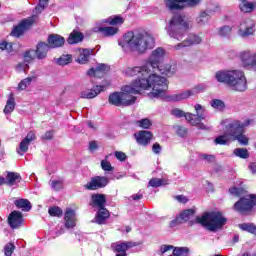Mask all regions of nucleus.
Returning a JSON list of instances; mask_svg holds the SVG:
<instances>
[{
	"mask_svg": "<svg viewBox=\"0 0 256 256\" xmlns=\"http://www.w3.org/2000/svg\"><path fill=\"white\" fill-rule=\"evenodd\" d=\"M119 46L122 47L126 53L132 51L143 55L155 47V38L153 35L147 32H127L124 34L122 41L119 42Z\"/></svg>",
	"mask_w": 256,
	"mask_h": 256,
	"instance_id": "1",
	"label": "nucleus"
},
{
	"mask_svg": "<svg viewBox=\"0 0 256 256\" xmlns=\"http://www.w3.org/2000/svg\"><path fill=\"white\" fill-rule=\"evenodd\" d=\"M133 87L138 91V95L141 94L142 91L152 89V92L149 94L150 97H163L165 91L169 89L167 78L160 76L159 72L153 71V69L148 73V77L136 79L133 82Z\"/></svg>",
	"mask_w": 256,
	"mask_h": 256,
	"instance_id": "2",
	"label": "nucleus"
},
{
	"mask_svg": "<svg viewBox=\"0 0 256 256\" xmlns=\"http://www.w3.org/2000/svg\"><path fill=\"white\" fill-rule=\"evenodd\" d=\"M249 125V122L241 123L239 121L231 122L226 126V130L223 135L218 136L214 141L216 145H227L231 141H238L240 145H249V138L245 136V127Z\"/></svg>",
	"mask_w": 256,
	"mask_h": 256,
	"instance_id": "3",
	"label": "nucleus"
},
{
	"mask_svg": "<svg viewBox=\"0 0 256 256\" xmlns=\"http://www.w3.org/2000/svg\"><path fill=\"white\" fill-rule=\"evenodd\" d=\"M215 79L218 83H225L231 91L243 93L247 91V77L241 70H221L216 72Z\"/></svg>",
	"mask_w": 256,
	"mask_h": 256,
	"instance_id": "4",
	"label": "nucleus"
},
{
	"mask_svg": "<svg viewBox=\"0 0 256 256\" xmlns=\"http://www.w3.org/2000/svg\"><path fill=\"white\" fill-rule=\"evenodd\" d=\"M123 92H114L109 95L108 101L110 105H115V107H129V105H134L137 101V97L133 95H139V90L135 86L127 85L122 88Z\"/></svg>",
	"mask_w": 256,
	"mask_h": 256,
	"instance_id": "5",
	"label": "nucleus"
},
{
	"mask_svg": "<svg viewBox=\"0 0 256 256\" xmlns=\"http://www.w3.org/2000/svg\"><path fill=\"white\" fill-rule=\"evenodd\" d=\"M196 223H199L208 231H219L227 223V219L220 212H208L202 217H197Z\"/></svg>",
	"mask_w": 256,
	"mask_h": 256,
	"instance_id": "6",
	"label": "nucleus"
},
{
	"mask_svg": "<svg viewBox=\"0 0 256 256\" xmlns=\"http://www.w3.org/2000/svg\"><path fill=\"white\" fill-rule=\"evenodd\" d=\"M183 29L187 31V29H189V24L184 22L181 16H174L167 27V33L173 39L181 41V39H183V33L181 32Z\"/></svg>",
	"mask_w": 256,
	"mask_h": 256,
	"instance_id": "7",
	"label": "nucleus"
},
{
	"mask_svg": "<svg viewBox=\"0 0 256 256\" xmlns=\"http://www.w3.org/2000/svg\"><path fill=\"white\" fill-rule=\"evenodd\" d=\"M196 114L187 112L186 121L193 125L194 127H198V129H207L205 124L201 123V121H205V107L201 104H196L194 106Z\"/></svg>",
	"mask_w": 256,
	"mask_h": 256,
	"instance_id": "8",
	"label": "nucleus"
},
{
	"mask_svg": "<svg viewBox=\"0 0 256 256\" xmlns=\"http://www.w3.org/2000/svg\"><path fill=\"white\" fill-rule=\"evenodd\" d=\"M253 207H256V195L250 194L244 197H241L233 206L234 211L245 215L249 211L253 210Z\"/></svg>",
	"mask_w": 256,
	"mask_h": 256,
	"instance_id": "9",
	"label": "nucleus"
},
{
	"mask_svg": "<svg viewBox=\"0 0 256 256\" xmlns=\"http://www.w3.org/2000/svg\"><path fill=\"white\" fill-rule=\"evenodd\" d=\"M163 59H165V49L158 47L152 51V53L150 54L149 58L145 63L150 73L151 69L152 71L159 70L160 63L161 61H163Z\"/></svg>",
	"mask_w": 256,
	"mask_h": 256,
	"instance_id": "10",
	"label": "nucleus"
},
{
	"mask_svg": "<svg viewBox=\"0 0 256 256\" xmlns=\"http://www.w3.org/2000/svg\"><path fill=\"white\" fill-rule=\"evenodd\" d=\"M166 7L171 11L183 9V7H197L202 0H164Z\"/></svg>",
	"mask_w": 256,
	"mask_h": 256,
	"instance_id": "11",
	"label": "nucleus"
},
{
	"mask_svg": "<svg viewBox=\"0 0 256 256\" xmlns=\"http://www.w3.org/2000/svg\"><path fill=\"white\" fill-rule=\"evenodd\" d=\"M124 73L127 77L138 76L137 79H145V77H149L151 70H149L147 64H144L143 66L128 67L124 70Z\"/></svg>",
	"mask_w": 256,
	"mask_h": 256,
	"instance_id": "12",
	"label": "nucleus"
},
{
	"mask_svg": "<svg viewBox=\"0 0 256 256\" xmlns=\"http://www.w3.org/2000/svg\"><path fill=\"white\" fill-rule=\"evenodd\" d=\"M133 247H137V244L131 241H118L111 245V249L116 253V256H127V251L133 249Z\"/></svg>",
	"mask_w": 256,
	"mask_h": 256,
	"instance_id": "13",
	"label": "nucleus"
},
{
	"mask_svg": "<svg viewBox=\"0 0 256 256\" xmlns=\"http://www.w3.org/2000/svg\"><path fill=\"white\" fill-rule=\"evenodd\" d=\"M107 185H109V178L105 176H95L92 177L84 187L88 191H97V189H103V187H107Z\"/></svg>",
	"mask_w": 256,
	"mask_h": 256,
	"instance_id": "14",
	"label": "nucleus"
},
{
	"mask_svg": "<svg viewBox=\"0 0 256 256\" xmlns=\"http://www.w3.org/2000/svg\"><path fill=\"white\" fill-rule=\"evenodd\" d=\"M203 89H205V87L196 86L190 90H186V91H183L178 94H173V95L169 96V101H183L185 99H189V97H193V96L201 93V91H203Z\"/></svg>",
	"mask_w": 256,
	"mask_h": 256,
	"instance_id": "15",
	"label": "nucleus"
},
{
	"mask_svg": "<svg viewBox=\"0 0 256 256\" xmlns=\"http://www.w3.org/2000/svg\"><path fill=\"white\" fill-rule=\"evenodd\" d=\"M203 39L199 35L196 34H190L188 38H186L184 41L178 43L173 48L175 51H181V49H185V47H191L193 45H199Z\"/></svg>",
	"mask_w": 256,
	"mask_h": 256,
	"instance_id": "16",
	"label": "nucleus"
},
{
	"mask_svg": "<svg viewBox=\"0 0 256 256\" xmlns=\"http://www.w3.org/2000/svg\"><path fill=\"white\" fill-rule=\"evenodd\" d=\"M35 19H37V16L34 15L28 19L23 20L18 26L14 27L11 35H13V37H21V35H23L25 32V29H29V27L35 23Z\"/></svg>",
	"mask_w": 256,
	"mask_h": 256,
	"instance_id": "17",
	"label": "nucleus"
},
{
	"mask_svg": "<svg viewBox=\"0 0 256 256\" xmlns=\"http://www.w3.org/2000/svg\"><path fill=\"white\" fill-rule=\"evenodd\" d=\"M35 139H37L35 132L30 131L26 135V137L20 142L19 147L16 149L18 155H25V153L29 151V145H31L32 141H35Z\"/></svg>",
	"mask_w": 256,
	"mask_h": 256,
	"instance_id": "18",
	"label": "nucleus"
},
{
	"mask_svg": "<svg viewBox=\"0 0 256 256\" xmlns=\"http://www.w3.org/2000/svg\"><path fill=\"white\" fill-rule=\"evenodd\" d=\"M255 33V23L252 20H244L240 23L238 35L240 37L246 38Z\"/></svg>",
	"mask_w": 256,
	"mask_h": 256,
	"instance_id": "19",
	"label": "nucleus"
},
{
	"mask_svg": "<svg viewBox=\"0 0 256 256\" xmlns=\"http://www.w3.org/2000/svg\"><path fill=\"white\" fill-rule=\"evenodd\" d=\"M193 215H195L194 209H187L182 211L180 215L176 217L175 220H172L170 222V227H175V225H181V223H187V221H189V219H191Z\"/></svg>",
	"mask_w": 256,
	"mask_h": 256,
	"instance_id": "20",
	"label": "nucleus"
},
{
	"mask_svg": "<svg viewBox=\"0 0 256 256\" xmlns=\"http://www.w3.org/2000/svg\"><path fill=\"white\" fill-rule=\"evenodd\" d=\"M8 224L11 229H19L23 224V214L20 211L14 210L8 216Z\"/></svg>",
	"mask_w": 256,
	"mask_h": 256,
	"instance_id": "21",
	"label": "nucleus"
},
{
	"mask_svg": "<svg viewBox=\"0 0 256 256\" xmlns=\"http://www.w3.org/2000/svg\"><path fill=\"white\" fill-rule=\"evenodd\" d=\"M50 49H57L65 45V38L59 34H50L47 39Z\"/></svg>",
	"mask_w": 256,
	"mask_h": 256,
	"instance_id": "22",
	"label": "nucleus"
},
{
	"mask_svg": "<svg viewBox=\"0 0 256 256\" xmlns=\"http://www.w3.org/2000/svg\"><path fill=\"white\" fill-rule=\"evenodd\" d=\"M105 89H107V86L98 85L91 90H85L81 92L80 97L82 99H95V97H97L101 91H105Z\"/></svg>",
	"mask_w": 256,
	"mask_h": 256,
	"instance_id": "23",
	"label": "nucleus"
},
{
	"mask_svg": "<svg viewBox=\"0 0 256 256\" xmlns=\"http://www.w3.org/2000/svg\"><path fill=\"white\" fill-rule=\"evenodd\" d=\"M107 203V198L104 194H93L91 196V203L92 207H97V209H105V204Z\"/></svg>",
	"mask_w": 256,
	"mask_h": 256,
	"instance_id": "24",
	"label": "nucleus"
},
{
	"mask_svg": "<svg viewBox=\"0 0 256 256\" xmlns=\"http://www.w3.org/2000/svg\"><path fill=\"white\" fill-rule=\"evenodd\" d=\"M136 141L139 145H148L151 143V139H153V134L147 130L140 131L138 134H135Z\"/></svg>",
	"mask_w": 256,
	"mask_h": 256,
	"instance_id": "25",
	"label": "nucleus"
},
{
	"mask_svg": "<svg viewBox=\"0 0 256 256\" xmlns=\"http://www.w3.org/2000/svg\"><path fill=\"white\" fill-rule=\"evenodd\" d=\"M64 221H65V227L66 229H73L76 224L75 219V210L71 208H67L66 212L64 214Z\"/></svg>",
	"mask_w": 256,
	"mask_h": 256,
	"instance_id": "26",
	"label": "nucleus"
},
{
	"mask_svg": "<svg viewBox=\"0 0 256 256\" xmlns=\"http://www.w3.org/2000/svg\"><path fill=\"white\" fill-rule=\"evenodd\" d=\"M49 49H51L47 43L39 42L36 46V59L43 60L47 59V53H49Z\"/></svg>",
	"mask_w": 256,
	"mask_h": 256,
	"instance_id": "27",
	"label": "nucleus"
},
{
	"mask_svg": "<svg viewBox=\"0 0 256 256\" xmlns=\"http://www.w3.org/2000/svg\"><path fill=\"white\" fill-rule=\"evenodd\" d=\"M161 75H166V77H173L175 72L177 71V64H165L158 66V70H156Z\"/></svg>",
	"mask_w": 256,
	"mask_h": 256,
	"instance_id": "28",
	"label": "nucleus"
},
{
	"mask_svg": "<svg viewBox=\"0 0 256 256\" xmlns=\"http://www.w3.org/2000/svg\"><path fill=\"white\" fill-rule=\"evenodd\" d=\"M107 71H109V66L105 64H99L96 68H91L88 70L87 73L90 77H103Z\"/></svg>",
	"mask_w": 256,
	"mask_h": 256,
	"instance_id": "29",
	"label": "nucleus"
},
{
	"mask_svg": "<svg viewBox=\"0 0 256 256\" xmlns=\"http://www.w3.org/2000/svg\"><path fill=\"white\" fill-rule=\"evenodd\" d=\"M93 49H81L79 50V56L77 58L78 63L80 65H85L91 58V55H93Z\"/></svg>",
	"mask_w": 256,
	"mask_h": 256,
	"instance_id": "30",
	"label": "nucleus"
},
{
	"mask_svg": "<svg viewBox=\"0 0 256 256\" xmlns=\"http://www.w3.org/2000/svg\"><path fill=\"white\" fill-rule=\"evenodd\" d=\"M110 214L109 211L106 208L98 209V212L95 216V223L98 225H103L107 219H109Z\"/></svg>",
	"mask_w": 256,
	"mask_h": 256,
	"instance_id": "31",
	"label": "nucleus"
},
{
	"mask_svg": "<svg viewBox=\"0 0 256 256\" xmlns=\"http://www.w3.org/2000/svg\"><path fill=\"white\" fill-rule=\"evenodd\" d=\"M17 183H21V174L17 172H8L6 176V184L13 187V185H17Z\"/></svg>",
	"mask_w": 256,
	"mask_h": 256,
	"instance_id": "32",
	"label": "nucleus"
},
{
	"mask_svg": "<svg viewBox=\"0 0 256 256\" xmlns=\"http://www.w3.org/2000/svg\"><path fill=\"white\" fill-rule=\"evenodd\" d=\"M118 32L119 28L113 26L98 28V33H101L102 37H113V35H117Z\"/></svg>",
	"mask_w": 256,
	"mask_h": 256,
	"instance_id": "33",
	"label": "nucleus"
},
{
	"mask_svg": "<svg viewBox=\"0 0 256 256\" xmlns=\"http://www.w3.org/2000/svg\"><path fill=\"white\" fill-rule=\"evenodd\" d=\"M83 41V34L79 31H73L67 39L69 45H75V43H81Z\"/></svg>",
	"mask_w": 256,
	"mask_h": 256,
	"instance_id": "34",
	"label": "nucleus"
},
{
	"mask_svg": "<svg viewBox=\"0 0 256 256\" xmlns=\"http://www.w3.org/2000/svg\"><path fill=\"white\" fill-rule=\"evenodd\" d=\"M17 209H22L23 211H31V202L27 199H18L14 202Z\"/></svg>",
	"mask_w": 256,
	"mask_h": 256,
	"instance_id": "35",
	"label": "nucleus"
},
{
	"mask_svg": "<svg viewBox=\"0 0 256 256\" xmlns=\"http://www.w3.org/2000/svg\"><path fill=\"white\" fill-rule=\"evenodd\" d=\"M13 111H15V98L13 97V94H10L4 108V113L5 115H9L13 113Z\"/></svg>",
	"mask_w": 256,
	"mask_h": 256,
	"instance_id": "36",
	"label": "nucleus"
},
{
	"mask_svg": "<svg viewBox=\"0 0 256 256\" xmlns=\"http://www.w3.org/2000/svg\"><path fill=\"white\" fill-rule=\"evenodd\" d=\"M37 80V76H29L25 79H23L19 84H18V89L20 91H25V89H27V87H29L31 85L32 81H36Z\"/></svg>",
	"mask_w": 256,
	"mask_h": 256,
	"instance_id": "37",
	"label": "nucleus"
},
{
	"mask_svg": "<svg viewBox=\"0 0 256 256\" xmlns=\"http://www.w3.org/2000/svg\"><path fill=\"white\" fill-rule=\"evenodd\" d=\"M209 19H211V15L206 11H202L196 18V23L198 25H206V23H209Z\"/></svg>",
	"mask_w": 256,
	"mask_h": 256,
	"instance_id": "38",
	"label": "nucleus"
},
{
	"mask_svg": "<svg viewBox=\"0 0 256 256\" xmlns=\"http://www.w3.org/2000/svg\"><path fill=\"white\" fill-rule=\"evenodd\" d=\"M239 7H240V11H242V13H251V11H253V9H255V3L242 1V3L239 5Z\"/></svg>",
	"mask_w": 256,
	"mask_h": 256,
	"instance_id": "39",
	"label": "nucleus"
},
{
	"mask_svg": "<svg viewBox=\"0 0 256 256\" xmlns=\"http://www.w3.org/2000/svg\"><path fill=\"white\" fill-rule=\"evenodd\" d=\"M211 107H213V109H216V111H224L225 110V102H223V100H219V99H213L210 102Z\"/></svg>",
	"mask_w": 256,
	"mask_h": 256,
	"instance_id": "40",
	"label": "nucleus"
},
{
	"mask_svg": "<svg viewBox=\"0 0 256 256\" xmlns=\"http://www.w3.org/2000/svg\"><path fill=\"white\" fill-rule=\"evenodd\" d=\"M106 23H109V25H123L125 20L121 16H111L107 19Z\"/></svg>",
	"mask_w": 256,
	"mask_h": 256,
	"instance_id": "41",
	"label": "nucleus"
},
{
	"mask_svg": "<svg viewBox=\"0 0 256 256\" xmlns=\"http://www.w3.org/2000/svg\"><path fill=\"white\" fill-rule=\"evenodd\" d=\"M240 229L242 231H247L248 233H252L253 235H256V226L251 223H243L239 225Z\"/></svg>",
	"mask_w": 256,
	"mask_h": 256,
	"instance_id": "42",
	"label": "nucleus"
},
{
	"mask_svg": "<svg viewBox=\"0 0 256 256\" xmlns=\"http://www.w3.org/2000/svg\"><path fill=\"white\" fill-rule=\"evenodd\" d=\"M37 59V54L35 50H27L24 53V61L25 63H31V61H35Z\"/></svg>",
	"mask_w": 256,
	"mask_h": 256,
	"instance_id": "43",
	"label": "nucleus"
},
{
	"mask_svg": "<svg viewBox=\"0 0 256 256\" xmlns=\"http://www.w3.org/2000/svg\"><path fill=\"white\" fill-rule=\"evenodd\" d=\"M234 155H236V157H240V159H248L249 151L245 148H236L234 149Z\"/></svg>",
	"mask_w": 256,
	"mask_h": 256,
	"instance_id": "44",
	"label": "nucleus"
},
{
	"mask_svg": "<svg viewBox=\"0 0 256 256\" xmlns=\"http://www.w3.org/2000/svg\"><path fill=\"white\" fill-rule=\"evenodd\" d=\"M149 187H161L167 185V181L160 178H152L149 183Z\"/></svg>",
	"mask_w": 256,
	"mask_h": 256,
	"instance_id": "45",
	"label": "nucleus"
},
{
	"mask_svg": "<svg viewBox=\"0 0 256 256\" xmlns=\"http://www.w3.org/2000/svg\"><path fill=\"white\" fill-rule=\"evenodd\" d=\"M48 213H49V215H51V217H61V216H63V210H61L59 208V206H54L52 208H49Z\"/></svg>",
	"mask_w": 256,
	"mask_h": 256,
	"instance_id": "46",
	"label": "nucleus"
},
{
	"mask_svg": "<svg viewBox=\"0 0 256 256\" xmlns=\"http://www.w3.org/2000/svg\"><path fill=\"white\" fill-rule=\"evenodd\" d=\"M136 125H138V127H141L142 129H149V127H151V125H153L151 123V120H149V118H144L142 120H138L136 122Z\"/></svg>",
	"mask_w": 256,
	"mask_h": 256,
	"instance_id": "47",
	"label": "nucleus"
},
{
	"mask_svg": "<svg viewBox=\"0 0 256 256\" xmlns=\"http://www.w3.org/2000/svg\"><path fill=\"white\" fill-rule=\"evenodd\" d=\"M13 251H15V244L12 242L7 243L4 246V255L5 256H11L13 255Z\"/></svg>",
	"mask_w": 256,
	"mask_h": 256,
	"instance_id": "48",
	"label": "nucleus"
},
{
	"mask_svg": "<svg viewBox=\"0 0 256 256\" xmlns=\"http://www.w3.org/2000/svg\"><path fill=\"white\" fill-rule=\"evenodd\" d=\"M1 51H5L7 53H11L13 51V44L8 43L7 41L0 42Z\"/></svg>",
	"mask_w": 256,
	"mask_h": 256,
	"instance_id": "49",
	"label": "nucleus"
},
{
	"mask_svg": "<svg viewBox=\"0 0 256 256\" xmlns=\"http://www.w3.org/2000/svg\"><path fill=\"white\" fill-rule=\"evenodd\" d=\"M57 63L58 65H69V63H71V55H62L58 58Z\"/></svg>",
	"mask_w": 256,
	"mask_h": 256,
	"instance_id": "50",
	"label": "nucleus"
},
{
	"mask_svg": "<svg viewBox=\"0 0 256 256\" xmlns=\"http://www.w3.org/2000/svg\"><path fill=\"white\" fill-rule=\"evenodd\" d=\"M27 70H29V63L25 62V60H24V62H20V63L17 64V66H16V71H17L18 73H23V71H24L25 73H27Z\"/></svg>",
	"mask_w": 256,
	"mask_h": 256,
	"instance_id": "51",
	"label": "nucleus"
},
{
	"mask_svg": "<svg viewBox=\"0 0 256 256\" xmlns=\"http://www.w3.org/2000/svg\"><path fill=\"white\" fill-rule=\"evenodd\" d=\"M175 131L178 137H185L189 133V130L185 126H176Z\"/></svg>",
	"mask_w": 256,
	"mask_h": 256,
	"instance_id": "52",
	"label": "nucleus"
},
{
	"mask_svg": "<svg viewBox=\"0 0 256 256\" xmlns=\"http://www.w3.org/2000/svg\"><path fill=\"white\" fill-rule=\"evenodd\" d=\"M199 159H201V161H205L206 163H215V155L200 154Z\"/></svg>",
	"mask_w": 256,
	"mask_h": 256,
	"instance_id": "53",
	"label": "nucleus"
},
{
	"mask_svg": "<svg viewBox=\"0 0 256 256\" xmlns=\"http://www.w3.org/2000/svg\"><path fill=\"white\" fill-rule=\"evenodd\" d=\"M50 185L54 191H61L63 189V181L61 180H52L50 181Z\"/></svg>",
	"mask_w": 256,
	"mask_h": 256,
	"instance_id": "54",
	"label": "nucleus"
},
{
	"mask_svg": "<svg viewBox=\"0 0 256 256\" xmlns=\"http://www.w3.org/2000/svg\"><path fill=\"white\" fill-rule=\"evenodd\" d=\"M47 5H49V0H40L39 4L35 7L36 13H42Z\"/></svg>",
	"mask_w": 256,
	"mask_h": 256,
	"instance_id": "55",
	"label": "nucleus"
},
{
	"mask_svg": "<svg viewBox=\"0 0 256 256\" xmlns=\"http://www.w3.org/2000/svg\"><path fill=\"white\" fill-rule=\"evenodd\" d=\"M171 115L174 117H177L178 119H181V117H185L187 119V113H185L183 110L179 108H175L171 111Z\"/></svg>",
	"mask_w": 256,
	"mask_h": 256,
	"instance_id": "56",
	"label": "nucleus"
},
{
	"mask_svg": "<svg viewBox=\"0 0 256 256\" xmlns=\"http://www.w3.org/2000/svg\"><path fill=\"white\" fill-rule=\"evenodd\" d=\"M231 31L230 26H224L219 29V35L220 37H229V35H231Z\"/></svg>",
	"mask_w": 256,
	"mask_h": 256,
	"instance_id": "57",
	"label": "nucleus"
},
{
	"mask_svg": "<svg viewBox=\"0 0 256 256\" xmlns=\"http://www.w3.org/2000/svg\"><path fill=\"white\" fill-rule=\"evenodd\" d=\"M101 168L103 169V171H114L115 169L113 166H111V162L107 160L101 161Z\"/></svg>",
	"mask_w": 256,
	"mask_h": 256,
	"instance_id": "58",
	"label": "nucleus"
},
{
	"mask_svg": "<svg viewBox=\"0 0 256 256\" xmlns=\"http://www.w3.org/2000/svg\"><path fill=\"white\" fill-rule=\"evenodd\" d=\"M229 193L231 195H236L237 197H239L241 195V193H243V189L237 188V187H233V188L229 189Z\"/></svg>",
	"mask_w": 256,
	"mask_h": 256,
	"instance_id": "59",
	"label": "nucleus"
},
{
	"mask_svg": "<svg viewBox=\"0 0 256 256\" xmlns=\"http://www.w3.org/2000/svg\"><path fill=\"white\" fill-rule=\"evenodd\" d=\"M115 157L118 159V161H125V159H127V155L124 152L119 151L115 152Z\"/></svg>",
	"mask_w": 256,
	"mask_h": 256,
	"instance_id": "60",
	"label": "nucleus"
},
{
	"mask_svg": "<svg viewBox=\"0 0 256 256\" xmlns=\"http://www.w3.org/2000/svg\"><path fill=\"white\" fill-rule=\"evenodd\" d=\"M152 151L153 153H155L156 155H159V153H161V145L159 143H154L152 146Z\"/></svg>",
	"mask_w": 256,
	"mask_h": 256,
	"instance_id": "61",
	"label": "nucleus"
},
{
	"mask_svg": "<svg viewBox=\"0 0 256 256\" xmlns=\"http://www.w3.org/2000/svg\"><path fill=\"white\" fill-rule=\"evenodd\" d=\"M98 145H97V141H91L90 143H89V149H90V151H97V149H98Z\"/></svg>",
	"mask_w": 256,
	"mask_h": 256,
	"instance_id": "62",
	"label": "nucleus"
},
{
	"mask_svg": "<svg viewBox=\"0 0 256 256\" xmlns=\"http://www.w3.org/2000/svg\"><path fill=\"white\" fill-rule=\"evenodd\" d=\"M175 199L179 201V203H187V201H189V199H187L184 195L175 196Z\"/></svg>",
	"mask_w": 256,
	"mask_h": 256,
	"instance_id": "63",
	"label": "nucleus"
},
{
	"mask_svg": "<svg viewBox=\"0 0 256 256\" xmlns=\"http://www.w3.org/2000/svg\"><path fill=\"white\" fill-rule=\"evenodd\" d=\"M42 139H45L47 141L53 139V131H47L44 135V137H42Z\"/></svg>",
	"mask_w": 256,
	"mask_h": 256,
	"instance_id": "64",
	"label": "nucleus"
}]
</instances>
